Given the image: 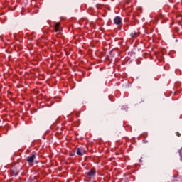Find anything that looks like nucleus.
Instances as JSON below:
<instances>
[{
	"label": "nucleus",
	"mask_w": 182,
	"mask_h": 182,
	"mask_svg": "<svg viewBox=\"0 0 182 182\" xmlns=\"http://www.w3.org/2000/svg\"><path fill=\"white\" fill-rule=\"evenodd\" d=\"M114 22L115 25H120V23H122V18L119 16H117L114 18Z\"/></svg>",
	"instance_id": "nucleus-4"
},
{
	"label": "nucleus",
	"mask_w": 182,
	"mask_h": 182,
	"mask_svg": "<svg viewBox=\"0 0 182 182\" xmlns=\"http://www.w3.org/2000/svg\"><path fill=\"white\" fill-rule=\"evenodd\" d=\"M176 134H177L178 137H180V136H181V134H180L178 132H176Z\"/></svg>",
	"instance_id": "nucleus-8"
},
{
	"label": "nucleus",
	"mask_w": 182,
	"mask_h": 182,
	"mask_svg": "<svg viewBox=\"0 0 182 182\" xmlns=\"http://www.w3.org/2000/svg\"><path fill=\"white\" fill-rule=\"evenodd\" d=\"M132 38H137L139 36V34H137V33L136 31H132L130 33Z\"/></svg>",
	"instance_id": "nucleus-6"
},
{
	"label": "nucleus",
	"mask_w": 182,
	"mask_h": 182,
	"mask_svg": "<svg viewBox=\"0 0 182 182\" xmlns=\"http://www.w3.org/2000/svg\"><path fill=\"white\" fill-rule=\"evenodd\" d=\"M96 176V170L90 169L88 172L85 173V177L87 178H93Z\"/></svg>",
	"instance_id": "nucleus-1"
},
{
	"label": "nucleus",
	"mask_w": 182,
	"mask_h": 182,
	"mask_svg": "<svg viewBox=\"0 0 182 182\" xmlns=\"http://www.w3.org/2000/svg\"><path fill=\"white\" fill-rule=\"evenodd\" d=\"M18 174H19V170L18 169L11 170V176H14V177H16V176H18Z\"/></svg>",
	"instance_id": "nucleus-5"
},
{
	"label": "nucleus",
	"mask_w": 182,
	"mask_h": 182,
	"mask_svg": "<svg viewBox=\"0 0 182 182\" xmlns=\"http://www.w3.org/2000/svg\"><path fill=\"white\" fill-rule=\"evenodd\" d=\"M60 26V23H57L55 26V32H58L59 28Z\"/></svg>",
	"instance_id": "nucleus-7"
},
{
	"label": "nucleus",
	"mask_w": 182,
	"mask_h": 182,
	"mask_svg": "<svg viewBox=\"0 0 182 182\" xmlns=\"http://www.w3.org/2000/svg\"><path fill=\"white\" fill-rule=\"evenodd\" d=\"M85 153H86V151L82 148H78L77 149V154L78 156H83V154H85Z\"/></svg>",
	"instance_id": "nucleus-3"
},
{
	"label": "nucleus",
	"mask_w": 182,
	"mask_h": 182,
	"mask_svg": "<svg viewBox=\"0 0 182 182\" xmlns=\"http://www.w3.org/2000/svg\"><path fill=\"white\" fill-rule=\"evenodd\" d=\"M36 159V155L33 154L31 156H28V158H26V161L27 163H28V164H32V163H33Z\"/></svg>",
	"instance_id": "nucleus-2"
}]
</instances>
